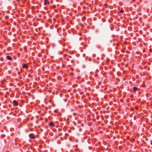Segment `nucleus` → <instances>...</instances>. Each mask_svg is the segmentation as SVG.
I'll return each mask as SVG.
<instances>
[{
  "mask_svg": "<svg viewBox=\"0 0 152 152\" xmlns=\"http://www.w3.org/2000/svg\"><path fill=\"white\" fill-rule=\"evenodd\" d=\"M66 49H64V50H66Z\"/></svg>",
  "mask_w": 152,
  "mask_h": 152,
  "instance_id": "obj_16",
  "label": "nucleus"
},
{
  "mask_svg": "<svg viewBox=\"0 0 152 152\" xmlns=\"http://www.w3.org/2000/svg\"><path fill=\"white\" fill-rule=\"evenodd\" d=\"M44 5H48L50 4V2L48 0H44Z\"/></svg>",
  "mask_w": 152,
  "mask_h": 152,
  "instance_id": "obj_1",
  "label": "nucleus"
},
{
  "mask_svg": "<svg viewBox=\"0 0 152 152\" xmlns=\"http://www.w3.org/2000/svg\"><path fill=\"white\" fill-rule=\"evenodd\" d=\"M86 17H84L82 18V20L83 21H84V20L86 19Z\"/></svg>",
  "mask_w": 152,
  "mask_h": 152,
  "instance_id": "obj_8",
  "label": "nucleus"
},
{
  "mask_svg": "<svg viewBox=\"0 0 152 152\" xmlns=\"http://www.w3.org/2000/svg\"><path fill=\"white\" fill-rule=\"evenodd\" d=\"M9 60H12V58L11 57L9 56H7L6 57Z\"/></svg>",
  "mask_w": 152,
  "mask_h": 152,
  "instance_id": "obj_5",
  "label": "nucleus"
},
{
  "mask_svg": "<svg viewBox=\"0 0 152 152\" xmlns=\"http://www.w3.org/2000/svg\"><path fill=\"white\" fill-rule=\"evenodd\" d=\"M70 74L71 75H73V73H70Z\"/></svg>",
  "mask_w": 152,
  "mask_h": 152,
  "instance_id": "obj_13",
  "label": "nucleus"
},
{
  "mask_svg": "<svg viewBox=\"0 0 152 152\" xmlns=\"http://www.w3.org/2000/svg\"><path fill=\"white\" fill-rule=\"evenodd\" d=\"M18 75H20V72H18Z\"/></svg>",
  "mask_w": 152,
  "mask_h": 152,
  "instance_id": "obj_12",
  "label": "nucleus"
},
{
  "mask_svg": "<svg viewBox=\"0 0 152 152\" xmlns=\"http://www.w3.org/2000/svg\"><path fill=\"white\" fill-rule=\"evenodd\" d=\"M13 103L15 106H17L18 105V102L16 100H14Z\"/></svg>",
  "mask_w": 152,
  "mask_h": 152,
  "instance_id": "obj_4",
  "label": "nucleus"
},
{
  "mask_svg": "<svg viewBox=\"0 0 152 152\" xmlns=\"http://www.w3.org/2000/svg\"><path fill=\"white\" fill-rule=\"evenodd\" d=\"M137 88L136 87H134L133 88V90L134 91H136L137 90Z\"/></svg>",
  "mask_w": 152,
  "mask_h": 152,
  "instance_id": "obj_7",
  "label": "nucleus"
},
{
  "mask_svg": "<svg viewBox=\"0 0 152 152\" xmlns=\"http://www.w3.org/2000/svg\"><path fill=\"white\" fill-rule=\"evenodd\" d=\"M69 57L70 58H71L72 57L71 56H69Z\"/></svg>",
  "mask_w": 152,
  "mask_h": 152,
  "instance_id": "obj_17",
  "label": "nucleus"
},
{
  "mask_svg": "<svg viewBox=\"0 0 152 152\" xmlns=\"http://www.w3.org/2000/svg\"><path fill=\"white\" fill-rule=\"evenodd\" d=\"M151 145H152V141L151 142Z\"/></svg>",
  "mask_w": 152,
  "mask_h": 152,
  "instance_id": "obj_14",
  "label": "nucleus"
},
{
  "mask_svg": "<svg viewBox=\"0 0 152 152\" xmlns=\"http://www.w3.org/2000/svg\"><path fill=\"white\" fill-rule=\"evenodd\" d=\"M29 136L31 138L34 139L35 138L34 134L33 133H31L29 135Z\"/></svg>",
  "mask_w": 152,
  "mask_h": 152,
  "instance_id": "obj_2",
  "label": "nucleus"
},
{
  "mask_svg": "<svg viewBox=\"0 0 152 152\" xmlns=\"http://www.w3.org/2000/svg\"><path fill=\"white\" fill-rule=\"evenodd\" d=\"M123 12H124V10H121L120 11V12H121V13H123Z\"/></svg>",
  "mask_w": 152,
  "mask_h": 152,
  "instance_id": "obj_9",
  "label": "nucleus"
},
{
  "mask_svg": "<svg viewBox=\"0 0 152 152\" xmlns=\"http://www.w3.org/2000/svg\"><path fill=\"white\" fill-rule=\"evenodd\" d=\"M77 78H78V79H79V77H77Z\"/></svg>",
  "mask_w": 152,
  "mask_h": 152,
  "instance_id": "obj_15",
  "label": "nucleus"
},
{
  "mask_svg": "<svg viewBox=\"0 0 152 152\" xmlns=\"http://www.w3.org/2000/svg\"><path fill=\"white\" fill-rule=\"evenodd\" d=\"M22 67L23 68H25V69H27L28 68V65L26 64H23V66H22Z\"/></svg>",
  "mask_w": 152,
  "mask_h": 152,
  "instance_id": "obj_3",
  "label": "nucleus"
},
{
  "mask_svg": "<svg viewBox=\"0 0 152 152\" xmlns=\"http://www.w3.org/2000/svg\"><path fill=\"white\" fill-rule=\"evenodd\" d=\"M49 125L50 126H54V125H55V124H54V123H52V122H50L49 123Z\"/></svg>",
  "mask_w": 152,
  "mask_h": 152,
  "instance_id": "obj_6",
  "label": "nucleus"
},
{
  "mask_svg": "<svg viewBox=\"0 0 152 152\" xmlns=\"http://www.w3.org/2000/svg\"><path fill=\"white\" fill-rule=\"evenodd\" d=\"M9 18V16H6L5 17V18L6 19L8 18Z\"/></svg>",
  "mask_w": 152,
  "mask_h": 152,
  "instance_id": "obj_10",
  "label": "nucleus"
},
{
  "mask_svg": "<svg viewBox=\"0 0 152 152\" xmlns=\"http://www.w3.org/2000/svg\"><path fill=\"white\" fill-rule=\"evenodd\" d=\"M66 60L67 61H69V59L68 58H66Z\"/></svg>",
  "mask_w": 152,
  "mask_h": 152,
  "instance_id": "obj_11",
  "label": "nucleus"
}]
</instances>
